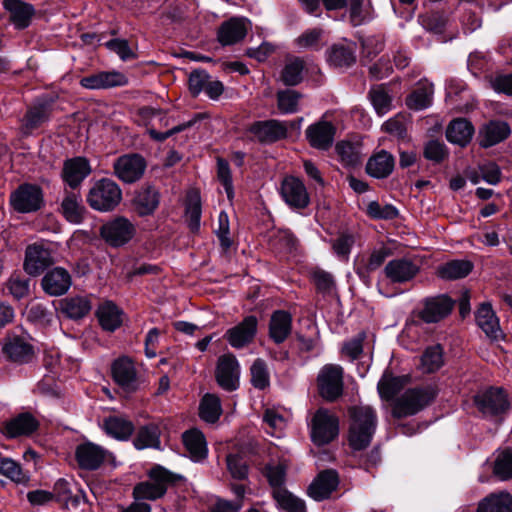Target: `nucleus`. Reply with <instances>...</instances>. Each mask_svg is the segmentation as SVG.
<instances>
[{
  "label": "nucleus",
  "mask_w": 512,
  "mask_h": 512,
  "mask_svg": "<svg viewBox=\"0 0 512 512\" xmlns=\"http://www.w3.org/2000/svg\"><path fill=\"white\" fill-rule=\"evenodd\" d=\"M302 94L296 90L286 89L277 92V107L281 114H293L299 110Z\"/></svg>",
  "instance_id": "de8ad7c7"
},
{
  "label": "nucleus",
  "mask_w": 512,
  "mask_h": 512,
  "mask_svg": "<svg viewBox=\"0 0 512 512\" xmlns=\"http://www.w3.org/2000/svg\"><path fill=\"white\" fill-rule=\"evenodd\" d=\"M128 84L126 75L119 71H101L83 77L80 85L86 89L99 90L121 87Z\"/></svg>",
  "instance_id": "a211bd4d"
},
{
  "label": "nucleus",
  "mask_w": 512,
  "mask_h": 512,
  "mask_svg": "<svg viewBox=\"0 0 512 512\" xmlns=\"http://www.w3.org/2000/svg\"><path fill=\"white\" fill-rule=\"evenodd\" d=\"M159 205V193L152 187L141 188L133 198V207L140 216L152 214Z\"/></svg>",
  "instance_id": "f704fd0d"
},
{
  "label": "nucleus",
  "mask_w": 512,
  "mask_h": 512,
  "mask_svg": "<svg viewBox=\"0 0 512 512\" xmlns=\"http://www.w3.org/2000/svg\"><path fill=\"white\" fill-rule=\"evenodd\" d=\"M251 383L259 390H263L270 384V375L264 360L256 359L251 368Z\"/></svg>",
  "instance_id": "5fc2aeb1"
},
{
  "label": "nucleus",
  "mask_w": 512,
  "mask_h": 512,
  "mask_svg": "<svg viewBox=\"0 0 512 512\" xmlns=\"http://www.w3.org/2000/svg\"><path fill=\"white\" fill-rule=\"evenodd\" d=\"M3 8L10 15V22L16 29L27 28L35 14L32 4L22 0H3Z\"/></svg>",
  "instance_id": "b1692460"
},
{
  "label": "nucleus",
  "mask_w": 512,
  "mask_h": 512,
  "mask_svg": "<svg viewBox=\"0 0 512 512\" xmlns=\"http://www.w3.org/2000/svg\"><path fill=\"white\" fill-rule=\"evenodd\" d=\"M91 173V167L87 159L75 157L64 162L62 178L70 188L75 189Z\"/></svg>",
  "instance_id": "393cba45"
},
{
  "label": "nucleus",
  "mask_w": 512,
  "mask_h": 512,
  "mask_svg": "<svg viewBox=\"0 0 512 512\" xmlns=\"http://www.w3.org/2000/svg\"><path fill=\"white\" fill-rule=\"evenodd\" d=\"M338 475L334 470H325L311 483L308 494L316 501L328 498L338 486Z\"/></svg>",
  "instance_id": "cd10ccee"
},
{
  "label": "nucleus",
  "mask_w": 512,
  "mask_h": 512,
  "mask_svg": "<svg viewBox=\"0 0 512 512\" xmlns=\"http://www.w3.org/2000/svg\"><path fill=\"white\" fill-rule=\"evenodd\" d=\"M435 396L436 391L431 386L408 389L395 401L393 416L402 418L414 415L427 406Z\"/></svg>",
  "instance_id": "20e7f679"
},
{
  "label": "nucleus",
  "mask_w": 512,
  "mask_h": 512,
  "mask_svg": "<svg viewBox=\"0 0 512 512\" xmlns=\"http://www.w3.org/2000/svg\"><path fill=\"white\" fill-rule=\"evenodd\" d=\"M477 512H512V496L507 492L490 494L480 501Z\"/></svg>",
  "instance_id": "ea45409f"
},
{
  "label": "nucleus",
  "mask_w": 512,
  "mask_h": 512,
  "mask_svg": "<svg viewBox=\"0 0 512 512\" xmlns=\"http://www.w3.org/2000/svg\"><path fill=\"white\" fill-rule=\"evenodd\" d=\"M339 434V419L325 408H319L311 420V439L316 445H325Z\"/></svg>",
  "instance_id": "39448f33"
},
{
  "label": "nucleus",
  "mask_w": 512,
  "mask_h": 512,
  "mask_svg": "<svg viewBox=\"0 0 512 512\" xmlns=\"http://www.w3.org/2000/svg\"><path fill=\"white\" fill-rule=\"evenodd\" d=\"M114 382L126 394L138 391L144 384L141 375L138 374L134 362L128 357L116 359L111 366Z\"/></svg>",
  "instance_id": "423d86ee"
},
{
  "label": "nucleus",
  "mask_w": 512,
  "mask_h": 512,
  "mask_svg": "<svg viewBox=\"0 0 512 512\" xmlns=\"http://www.w3.org/2000/svg\"><path fill=\"white\" fill-rule=\"evenodd\" d=\"M49 117V110L46 104H38L31 107L26 115V126L36 128L45 122Z\"/></svg>",
  "instance_id": "338daca9"
},
{
  "label": "nucleus",
  "mask_w": 512,
  "mask_h": 512,
  "mask_svg": "<svg viewBox=\"0 0 512 512\" xmlns=\"http://www.w3.org/2000/svg\"><path fill=\"white\" fill-rule=\"evenodd\" d=\"M257 325L258 320L255 316H247L241 323L228 329L225 333V338L233 348H243L254 339Z\"/></svg>",
  "instance_id": "2eb2a0df"
},
{
  "label": "nucleus",
  "mask_w": 512,
  "mask_h": 512,
  "mask_svg": "<svg viewBox=\"0 0 512 512\" xmlns=\"http://www.w3.org/2000/svg\"><path fill=\"white\" fill-rule=\"evenodd\" d=\"M424 156L427 160L440 163L448 156V150L443 142L430 140L424 147Z\"/></svg>",
  "instance_id": "0e129e2a"
},
{
  "label": "nucleus",
  "mask_w": 512,
  "mask_h": 512,
  "mask_svg": "<svg viewBox=\"0 0 512 512\" xmlns=\"http://www.w3.org/2000/svg\"><path fill=\"white\" fill-rule=\"evenodd\" d=\"M251 28V23L244 17H233L220 26L218 41L223 45H233L243 40Z\"/></svg>",
  "instance_id": "dca6fc26"
},
{
  "label": "nucleus",
  "mask_w": 512,
  "mask_h": 512,
  "mask_svg": "<svg viewBox=\"0 0 512 512\" xmlns=\"http://www.w3.org/2000/svg\"><path fill=\"white\" fill-rule=\"evenodd\" d=\"M443 365V350L440 345L428 347L421 357V369L425 373L437 371Z\"/></svg>",
  "instance_id": "8fccbe9b"
},
{
  "label": "nucleus",
  "mask_w": 512,
  "mask_h": 512,
  "mask_svg": "<svg viewBox=\"0 0 512 512\" xmlns=\"http://www.w3.org/2000/svg\"><path fill=\"white\" fill-rule=\"evenodd\" d=\"M351 424L349 444L354 450L365 449L371 442L377 427V415L370 406H356L349 410Z\"/></svg>",
  "instance_id": "f257e3e1"
},
{
  "label": "nucleus",
  "mask_w": 512,
  "mask_h": 512,
  "mask_svg": "<svg viewBox=\"0 0 512 512\" xmlns=\"http://www.w3.org/2000/svg\"><path fill=\"white\" fill-rule=\"evenodd\" d=\"M227 469L234 479L242 480L248 474V466L239 454H229L226 458Z\"/></svg>",
  "instance_id": "e2e57ef3"
},
{
  "label": "nucleus",
  "mask_w": 512,
  "mask_h": 512,
  "mask_svg": "<svg viewBox=\"0 0 512 512\" xmlns=\"http://www.w3.org/2000/svg\"><path fill=\"white\" fill-rule=\"evenodd\" d=\"M160 427L156 423H149L140 427L135 439L134 446L138 450L145 448H159L160 447Z\"/></svg>",
  "instance_id": "37998d69"
},
{
  "label": "nucleus",
  "mask_w": 512,
  "mask_h": 512,
  "mask_svg": "<svg viewBox=\"0 0 512 512\" xmlns=\"http://www.w3.org/2000/svg\"><path fill=\"white\" fill-rule=\"evenodd\" d=\"M103 429L115 439L126 440L132 435L134 426L123 417L110 416L104 420Z\"/></svg>",
  "instance_id": "c03bdc74"
},
{
  "label": "nucleus",
  "mask_w": 512,
  "mask_h": 512,
  "mask_svg": "<svg viewBox=\"0 0 512 512\" xmlns=\"http://www.w3.org/2000/svg\"><path fill=\"white\" fill-rule=\"evenodd\" d=\"M292 317L283 310L275 311L270 320L269 334L275 343H282L291 333Z\"/></svg>",
  "instance_id": "c9c22d12"
},
{
  "label": "nucleus",
  "mask_w": 512,
  "mask_h": 512,
  "mask_svg": "<svg viewBox=\"0 0 512 512\" xmlns=\"http://www.w3.org/2000/svg\"><path fill=\"white\" fill-rule=\"evenodd\" d=\"M510 134V127L503 121H491L479 132L480 145L488 148L505 140Z\"/></svg>",
  "instance_id": "2f4dec72"
},
{
  "label": "nucleus",
  "mask_w": 512,
  "mask_h": 512,
  "mask_svg": "<svg viewBox=\"0 0 512 512\" xmlns=\"http://www.w3.org/2000/svg\"><path fill=\"white\" fill-rule=\"evenodd\" d=\"M273 497L277 504L287 512H305L304 502L285 488L274 489Z\"/></svg>",
  "instance_id": "09e8293b"
},
{
  "label": "nucleus",
  "mask_w": 512,
  "mask_h": 512,
  "mask_svg": "<svg viewBox=\"0 0 512 512\" xmlns=\"http://www.w3.org/2000/svg\"><path fill=\"white\" fill-rule=\"evenodd\" d=\"M222 414L221 401L215 394H205L199 407V415L208 423H215Z\"/></svg>",
  "instance_id": "49530a36"
},
{
  "label": "nucleus",
  "mask_w": 512,
  "mask_h": 512,
  "mask_svg": "<svg viewBox=\"0 0 512 512\" xmlns=\"http://www.w3.org/2000/svg\"><path fill=\"white\" fill-rule=\"evenodd\" d=\"M114 174L124 183H134L141 179L146 169V161L139 154H125L113 164Z\"/></svg>",
  "instance_id": "9d476101"
},
{
  "label": "nucleus",
  "mask_w": 512,
  "mask_h": 512,
  "mask_svg": "<svg viewBox=\"0 0 512 512\" xmlns=\"http://www.w3.org/2000/svg\"><path fill=\"white\" fill-rule=\"evenodd\" d=\"M474 402L485 417H492L506 412L509 408L507 395L501 388H490L478 393Z\"/></svg>",
  "instance_id": "1a4fd4ad"
},
{
  "label": "nucleus",
  "mask_w": 512,
  "mask_h": 512,
  "mask_svg": "<svg viewBox=\"0 0 512 512\" xmlns=\"http://www.w3.org/2000/svg\"><path fill=\"white\" fill-rule=\"evenodd\" d=\"M451 310L452 302L448 297H432L424 301L420 317L426 323H435L447 316Z\"/></svg>",
  "instance_id": "c85d7f7f"
},
{
  "label": "nucleus",
  "mask_w": 512,
  "mask_h": 512,
  "mask_svg": "<svg viewBox=\"0 0 512 512\" xmlns=\"http://www.w3.org/2000/svg\"><path fill=\"white\" fill-rule=\"evenodd\" d=\"M39 422L28 413H20L4 423L3 433L9 438L29 436L37 430Z\"/></svg>",
  "instance_id": "bb28decb"
},
{
  "label": "nucleus",
  "mask_w": 512,
  "mask_h": 512,
  "mask_svg": "<svg viewBox=\"0 0 512 512\" xmlns=\"http://www.w3.org/2000/svg\"><path fill=\"white\" fill-rule=\"evenodd\" d=\"M121 200L122 191L119 185L107 178L96 181L87 194V203L89 206L100 212L114 210Z\"/></svg>",
  "instance_id": "7ed1b4c3"
},
{
  "label": "nucleus",
  "mask_w": 512,
  "mask_h": 512,
  "mask_svg": "<svg viewBox=\"0 0 512 512\" xmlns=\"http://www.w3.org/2000/svg\"><path fill=\"white\" fill-rule=\"evenodd\" d=\"M61 311L71 319H80L86 316L92 306L90 301L83 296L67 297L60 301Z\"/></svg>",
  "instance_id": "a19ab883"
},
{
  "label": "nucleus",
  "mask_w": 512,
  "mask_h": 512,
  "mask_svg": "<svg viewBox=\"0 0 512 512\" xmlns=\"http://www.w3.org/2000/svg\"><path fill=\"white\" fill-rule=\"evenodd\" d=\"M109 452L92 442L77 446L75 456L79 466L86 470H95L107 459Z\"/></svg>",
  "instance_id": "aec40b11"
},
{
  "label": "nucleus",
  "mask_w": 512,
  "mask_h": 512,
  "mask_svg": "<svg viewBox=\"0 0 512 512\" xmlns=\"http://www.w3.org/2000/svg\"><path fill=\"white\" fill-rule=\"evenodd\" d=\"M336 151L342 162L354 166L360 162L361 153L359 147L349 141H341L336 145Z\"/></svg>",
  "instance_id": "4d7b16f0"
},
{
  "label": "nucleus",
  "mask_w": 512,
  "mask_h": 512,
  "mask_svg": "<svg viewBox=\"0 0 512 512\" xmlns=\"http://www.w3.org/2000/svg\"><path fill=\"white\" fill-rule=\"evenodd\" d=\"M493 473L500 480L512 478V450L499 451L494 460Z\"/></svg>",
  "instance_id": "603ef678"
},
{
  "label": "nucleus",
  "mask_w": 512,
  "mask_h": 512,
  "mask_svg": "<svg viewBox=\"0 0 512 512\" xmlns=\"http://www.w3.org/2000/svg\"><path fill=\"white\" fill-rule=\"evenodd\" d=\"M217 178L223 185L229 201L234 197V188L232 182V175L229 164L226 160L218 158L217 160Z\"/></svg>",
  "instance_id": "bf43d9fd"
},
{
  "label": "nucleus",
  "mask_w": 512,
  "mask_h": 512,
  "mask_svg": "<svg viewBox=\"0 0 512 512\" xmlns=\"http://www.w3.org/2000/svg\"><path fill=\"white\" fill-rule=\"evenodd\" d=\"M472 264L466 260H453L438 267V276L445 280H456L466 277L472 270Z\"/></svg>",
  "instance_id": "a18cd8bd"
},
{
  "label": "nucleus",
  "mask_w": 512,
  "mask_h": 512,
  "mask_svg": "<svg viewBox=\"0 0 512 512\" xmlns=\"http://www.w3.org/2000/svg\"><path fill=\"white\" fill-rule=\"evenodd\" d=\"M185 448L194 461H200L207 456V443L203 433L197 429H191L183 434Z\"/></svg>",
  "instance_id": "e433bc0d"
},
{
  "label": "nucleus",
  "mask_w": 512,
  "mask_h": 512,
  "mask_svg": "<svg viewBox=\"0 0 512 512\" xmlns=\"http://www.w3.org/2000/svg\"><path fill=\"white\" fill-rule=\"evenodd\" d=\"M263 422L270 429L267 432L275 437H280L286 427L285 418L274 409H266Z\"/></svg>",
  "instance_id": "13d9d810"
},
{
  "label": "nucleus",
  "mask_w": 512,
  "mask_h": 512,
  "mask_svg": "<svg viewBox=\"0 0 512 512\" xmlns=\"http://www.w3.org/2000/svg\"><path fill=\"white\" fill-rule=\"evenodd\" d=\"M394 165L395 160L392 154L385 150H381L368 160L366 171L370 176L382 179L392 173Z\"/></svg>",
  "instance_id": "473e14b6"
},
{
  "label": "nucleus",
  "mask_w": 512,
  "mask_h": 512,
  "mask_svg": "<svg viewBox=\"0 0 512 512\" xmlns=\"http://www.w3.org/2000/svg\"><path fill=\"white\" fill-rule=\"evenodd\" d=\"M304 62L300 58H293L286 62L282 72L281 80L285 85L295 86L302 80Z\"/></svg>",
  "instance_id": "3c124183"
},
{
  "label": "nucleus",
  "mask_w": 512,
  "mask_h": 512,
  "mask_svg": "<svg viewBox=\"0 0 512 512\" xmlns=\"http://www.w3.org/2000/svg\"><path fill=\"white\" fill-rule=\"evenodd\" d=\"M419 266L408 258H398L389 261L384 273L392 283L403 284L413 280L419 273Z\"/></svg>",
  "instance_id": "f3484780"
},
{
  "label": "nucleus",
  "mask_w": 512,
  "mask_h": 512,
  "mask_svg": "<svg viewBox=\"0 0 512 512\" xmlns=\"http://www.w3.org/2000/svg\"><path fill=\"white\" fill-rule=\"evenodd\" d=\"M410 381L407 375L394 376L386 370L378 382L377 389L382 399L391 400L398 394Z\"/></svg>",
  "instance_id": "72a5a7b5"
},
{
  "label": "nucleus",
  "mask_w": 512,
  "mask_h": 512,
  "mask_svg": "<svg viewBox=\"0 0 512 512\" xmlns=\"http://www.w3.org/2000/svg\"><path fill=\"white\" fill-rule=\"evenodd\" d=\"M367 214L374 219H393L397 216V209L390 205H381L377 201H372L367 205Z\"/></svg>",
  "instance_id": "69168bd1"
},
{
  "label": "nucleus",
  "mask_w": 512,
  "mask_h": 512,
  "mask_svg": "<svg viewBox=\"0 0 512 512\" xmlns=\"http://www.w3.org/2000/svg\"><path fill=\"white\" fill-rule=\"evenodd\" d=\"M336 127L328 121H318L306 128L305 136L311 147L328 150L334 142Z\"/></svg>",
  "instance_id": "4468645a"
},
{
  "label": "nucleus",
  "mask_w": 512,
  "mask_h": 512,
  "mask_svg": "<svg viewBox=\"0 0 512 512\" xmlns=\"http://www.w3.org/2000/svg\"><path fill=\"white\" fill-rule=\"evenodd\" d=\"M433 84L421 82L419 86L407 97L406 104L410 109L423 110L432 104Z\"/></svg>",
  "instance_id": "79ce46f5"
},
{
  "label": "nucleus",
  "mask_w": 512,
  "mask_h": 512,
  "mask_svg": "<svg viewBox=\"0 0 512 512\" xmlns=\"http://www.w3.org/2000/svg\"><path fill=\"white\" fill-rule=\"evenodd\" d=\"M476 322L489 338L498 340L502 337L499 319L490 303H482L480 305L476 312Z\"/></svg>",
  "instance_id": "c756f323"
},
{
  "label": "nucleus",
  "mask_w": 512,
  "mask_h": 512,
  "mask_svg": "<svg viewBox=\"0 0 512 512\" xmlns=\"http://www.w3.org/2000/svg\"><path fill=\"white\" fill-rule=\"evenodd\" d=\"M323 33L320 28L308 29L296 39V44L301 49L319 50Z\"/></svg>",
  "instance_id": "052dcab7"
},
{
  "label": "nucleus",
  "mask_w": 512,
  "mask_h": 512,
  "mask_svg": "<svg viewBox=\"0 0 512 512\" xmlns=\"http://www.w3.org/2000/svg\"><path fill=\"white\" fill-rule=\"evenodd\" d=\"M122 311L112 302L101 304L97 310V317L104 330L115 331L122 324Z\"/></svg>",
  "instance_id": "4c0bfd02"
},
{
  "label": "nucleus",
  "mask_w": 512,
  "mask_h": 512,
  "mask_svg": "<svg viewBox=\"0 0 512 512\" xmlns=\"http://www.w3.org/2000/svg\"><path fill=\"white\" fill-rule=\"evenodd\" d=\"M3 354L16 363H28L34 357V347L28 335L8 334L2 345Z\"/></svg>",
  "instance_id": "9b49d317"
},
{
  "label": "nucleus",
  "mask_w": 512,
  "mask_h": 512,
  "mask_svg": "<svg viewBox=\"0 0 512 512\" xmlns=\"http://www.w3.org/2000/svg\"><path fill=\"white\" fill-rule=\"evenodd\" d=\"M135 228L126 218L118 217L101 227L102 238L111 246L118 247L127 243L133 237Z\"/></svg>",
  "instance_id": "ddd939ff"
},
{
  "label": "nucleus",
  "mask_w": 512,
  "mask_h": 512,
  "mask_svg": "<svg viewBox=\"0 0 512 512\" xmlns=\"http://www.w3.org/2000/svg\"><path fill=\"white\" fill-rule=\"evenodd\" d=\"M216 381L218 385L227 391L236 390L239 386L240 367L238 360L232 354L219 357L216 367Z\"/></svg>",
  "instance_id": "f8f14e48"
},
{
  "label": "nucleus",
  "mask_w": 512,
  "mask_h": 512,
  "mask_svg": "<svg viewBox=\"0 0 512 512\" xmlns=\"http://www.w3.org/2000/svg\"><path fill=\"white\" fill-rule=\"evenodd\" d=\"M148 476V480L140 482L134 487L135 500H157L163 497L168 487L180 478L160 465L151 468Z\"/></svg>",
  "instance_id": "f03ea898"
},
{
  "label": "nucleus",
  "mask_w": 512,
  "mask_h": 512,
  "mask_svg": "<svg viewBox=\"0 0 512 512\" xmlns=\"http://www.w3.org/2000/svg\"><path fill=\"white\" fill-rule=\"evenodd\" d=\"M272 244L282 251L291 252L296 248L297 239L289 230H278L272 237Z\"/></svg>",
  "instance_id": "774afa93"
},
{
  "label": "nucleus",
  "mask_w": 512,
  "mask_h": 512,
  "mask_svg": "<svg viewBox=\"0 0 512 512\" xmlns=\"http://www.w3.org/2000/svg\"><path fill=\"white\" fill-rule=\"evenodd\" d=\"M284 201L293 208H305L309 204V195L303 182L293 176L286 177L281 184Z\"/></svg>",
  "instance_id": "6ab92c4d"
},
{
  "label": "nucleus",
  "mask_w": 512,
  "mask_h": 512,
  "mask_svg": "<svg viewBox=\"0 0 512 512\" xmlns=\"http://www.w3.org/2000/svg\"><path fill=\"white\" fill-rule=\"evenodd\" d=\"M10 204L19 213H32L43 205V194L36 185H20L10 196Z\"/></svg>",
  "instance_id": "6e6552de"
},
{
  "label": "nucleus",
  "mask_w": 512,
  "mask_h": 512,
  "mask_svg": "<svg viewBox=\"0 0 512 512\" xmlns=\"http://www.w3.org/2000/svg\"><path fill=\"white\" fill-rule=\"evenodd\" d=\"M327 62L336 68L351 66L356 58L352 45L334 44L326 51Z\"/></svg>",
  "instance_id": "58836bf2"
},
{
  "label": "nucleus",
  "mask_w": 512,
  "mask_h": 512,
  "mask_svg": "<svg viewBox=\"0 0 512 512\" xmlns=\"http://www.w3.org/2000/svg\"><path fill=\"white\" fill-rule=\"evenodd\" d=\"M249 132L262 143H272L286 137L287 126L276 119L257 121L250 126Z\"/></svg>",
  "instance_id": "412c9836"
},
{
  "label": "nucleus",
  "mask_w": 512,
  "mask_h": 512,
  "mask_svg": "<svg viewBox=\"0 0 512 512\" xmlns=\"http://www.w3.org/2000/svg\"><path fill=\"white\" fill-rule=\"evenodd\" d=\"M52 263L53 259L49 249L38 244H33L27 247L24 269L29 275H39Z\"/></svg>",
  "instance_id": "5701e85b"
},
{
  "label": "nucleus",
  "mask_w": 512,
  "mask_h": 512,
  "mask_svg": "<svg viewBox=\"0 0 512 512\" xmlns=\"http://www.w3.org/2000/svg\"><path fill=\"white\" fill-rule=\"evenodd\" d=\"M331 244L334 254L341 261H347L351 249L355 244V238L350 233H342L336 239L332 240Z\"/></svg>",
  "instance_id": "6e6d98bb"
},
{
  "label": "nucleus",
  "mask_w": 512,
  "mask_h": 512,
  "mask_svg": "<svg viewBox=\"0 0 512 512\" xmlns=\"http://www.w3.org/2000/svg\"><path fill=\"white\" fill-rule=\"evenodd\" d=\"M343 368L337 364L324 365L317 376L319 394L327 401L338 399L344 388Z\"/></svg>",
  "instance_id": "0eeeda50"
},
{
  "label": "nucleus",
  "mask_w": 512,
  "mask_h": 512,
  "mask_svg": "<svg viewBox=\"0 0 512 512\" xmlns=\"http://www.w3.org/2000/svg\"><path fill=\"white\" fill-rule=\"evenodd\" d=\"M372 18L371 7L364 0H351L350 19L353 25H361Z\"/></svg>",
  "instance_id": "680f3d73"
},
{
  "label": "nucleus",
  "mask_w": 512,
  "mask_h": 512,
  "mask_svg": "<svg viewBox=\"0 0 512 512\" xmlns=\"http://www.w3.org/2000/svg\"><path fill=\"white\" fill-rule=\"evenodd\" d=\"M369 95L371 103L379 116H383L391 110L392 98L384 86L372 88Z\"/></svg>",
  "instance_id": "864d4df0"
},
{
  "label": "nucleus",
  "mask_w": 512,
  "mask_h": 512,
  "mask_svg": "<svg viewBox=\"0 0 512 512\" xmlns=\"http://www.w3.org/2000/svg\"><path fill=\"white\" fill-rule=\"evenodd\" d=\"M474 134L473 125L464 118L452 120L446 129L447 140L455 145L464 147L470 143Z\"/></svg>",
  "instance_id": "7c9ffc66"
},
{
  "label": "nucleus",
  "mask_w": 512,
  "mask_h": 512,
  "mask_svg": "<svg viewBox=\"0 0 512 512\" xmlns=\"http://www.w3.org/2000/svg\"><path fill=\"white\" fill-rule=\"evenodd\" d=\"M71 285V275L62 267L48 271L41 280L43 290L50 296L64 295Z\"/></svg>",
  "instance_id": "4be33fe9"
},
{
  "label": "nucleus",
  "mask_w": 512,
  "mask_h": 512,
  "mask_svg": "<svg viewBox=\"0 0 512 512\" xmlns=\"http://www.w3.org/2000/svg\"><path fill=\"white\" fill-rule=\"evenodd\" d=\"M60 210L65 220L75 225L82 223L87 213L81 195L75 191L65 192Z\"/></svg>",
  "instance_id": "a878e982"
}]
</instances>
